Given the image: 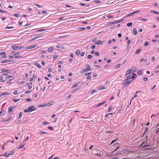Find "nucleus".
<instances>
[{"label": "nucleus", "instance_id": "f257e3e1", "mask_svg": "<svg viewBox=\"0 0 159 159\" xmlns=\"http://www.w3.org/2000/svg\"><path fill=\"white\" fill-rule=\"evenodd\" d=\"M11 48L14 50H18L23 48V47H19L17 46L16 45H13L11 46Z\"/></svg>", "mask_w": 159, "mask_h": 159}, {"label": "nucleus", "instance_id": "f03ea898", "mask_svg": "<svg viewBox=\"0 0 159 159\" xmlns=\"http://www.w3.org/2000/svg\"><path fill=\"white\" fill-rule=\"evenodd\" d=\"M28 112H30L31 111L35 110L36 109L35 107L34 106H31L29 107L28 108Z\"/></svg>", "mask_w": 159, "mask_h": 159}, {"label": "nucleus", "instance_id": "7ed1b4c3", "mask_svg": "<svg viewBox=\"0 0 159 159\" xmlns=\"http://www.w3.org/2000/svg\"><path fill=\"white\" fill-rule=\"evenodd\" d=\"M104 42L101 40H97L95 42V44L98 45H101Z\"/></svg>", "mask_w": 159, "mask_h": 159}, {"label": "nucleus", "instance_id": "20e7f679", "mask_svg": "<svg viewBox=\"0 0 159 159\" xmlns=\"http://www.w3.org/2000/svg\"><path fill=\"white\" fill-rule=\"evenodd\" d=\"M56 47L57 48H59V50H63L65 49L64 47L60 45H57Z\"/></svg>", "mask_w": 159, "mask_h": 159}, {"label": "nucleus", "instance_id": "39448f33", "mask_svg": "<svg viewBox=\"0 0 159 159\" xmlns=\"http://www.w3.org/2000/svg\"><path fill=\"white\" fill-rule=\"evenodd\" d=\"M37 46V45H34V46L31 45L29 46H28L26 48V49H32Z\"/></svg>", "mask_w": 159, "mask_h": 159}, {"label": "nucleus", "instance_id": "423d86ee", "mask_svg": "<svg viewBox=\"0 0 159 159\" xmlns=\"http://www.w3.org/2000/svg\"><path fill=\"white\" fill-rule=\"evenodd\" d=\"M131 82L130 80L127 81L123 83V84L125 86H126L129 84Z\"/></svg>", "mask_w": 159, "mask_h": 159}, {"label": "nucleus", "instance_id": "0eeeda50", "mask_svg": "<svg viewBox=\"0 0 159 159\" xmlns=\"http://www.w3.org/2000/svg\"><path fill=\"white\" fill-rule=\"evenodd\" d=\"M80 82H76L75 84L74 85H73L72 87V88H74L76 87L77 86L79 85L80 84Z\"/></svg>", "mask_w": 159, "mask_h": 159}, {"label": "nucleus", "instance_id": "6e6552de", "mask_svg": "<svg viewBox=\"0 0 159 159\" xmlns=\"http://www.w3.org/2000/svg\"><path fill=\"white\" fill-rule=\"evenodd\" d=\"M8 112L11 113L13 112V107L12 106L9 107L8 108Z\"/></svg>", "mask_w": 159, "mask_h": 159}, {"label": "nucleus", "instance_id": "1a4fd4ad", "mask_svg": "<svg viewBox=\"0 0 159 159\" xmlns=\"http://www.w3.org/2000/svg\"><path fill=\"white\" fill-rule=\"evenodd\" d=\"M129 152V151L127 149H124L122 150V152L123 154H127Z\"/></svg>", "mask_w": 159, "mask_h": 159}, {"label": "nucleus", "instance_id": "9d476101", "mask_svg": "<svg viewBox=\"0 0 159 159\" xmlns=\"http://www.w3.org/2000/svg\"><path fill=\"white\" fill-rule=\"evenodd\" d=\"M5 112L4 110H2L0 112V116H3L5 115Z\"/></svg>", "mask_w": 159, "mask_h": 159}, {"label": "nucleus", "instance_id": "9b49d317", "mask_svg": "<svg viewBox=\"0 0 159 159\" xmlns=\"http://www.w3.org/2000/svg\"><path fill=\"white\" fill-rule=\"evenodd\" d=\"M86 70L89 71L91 70V68L90 67V66L89 64H87L86 65Z\"/></svg>", "mask_w": 159, "mask_h": 159}, {"label": "nucleus", "instance_id": "f8f14e48", "mask_svg": "<svg viewBox=\"0 0 159 159\" xmlns=\"http://www.w3.org/2000/svg\"><path fill=\"white\" fill-rule=\"evenodd\" d=\"M106 102V101H104V102H102L100 103H98V105H96V107H98L100 106H101L103 105Z\"/></svg>", "mask_w": 159, "mask_h": 159}, {"label": "nucleus", "instance_id": "ddd939ff", "mask_svg": "<svg viewBox=\"0 0 159 159\" xmlns=\"http://www.w3.org/2000/svg\"><path fill=\"white\" fill-rule=\"evenodd\" d=\"M42 36H37L35 37H34L33 39H31L30 40V41H31L32 40H34L35 39H38L39 38H40L42 37Z\"/></svg>", "mask_w": 159, "mask_h": 159}, {"label": "nucleus", "instance_id": "4468645a", "mask_svg": "<svg viewBox=\"0 0 159 159\" xmlns=\"http://www.w3.org/2000/svg\"><path fill=\"white\" fill-rule=\"evenodd\" d=\"M139 12V11H135L133 12L132 13H129V14H128L127 15V16H130L131 15H133L134 14H135V13H137Z\"/></svg>", "mask_w": 159, "mask_h": 159}, {"label": "nucleus", "instance_id": "2eb2a0df", "mask_svg": "<svg viewBox=\"0 0 159 159\" xmlns=\"http://www.w3.org/2000/svg\"><path fill=\"white\" fill-rule=\"evenodd\" d=\"M34 65L38 67L39 68H41V66L38 63H34Z\"/></svg>", "mask_w": 159, "mask_h": 159}, {"label": "nucleus", "instance_id": "dca6fc26", "mask_svg": "<svg viewBox=\"0 0 159 159\" xmlns=\"http://www.w3.org/2000/svg\"><path fill=\"white\" fill-rule=\"evenodd\" d=\"M107 88L106 87H102V86H100L98 88V89L99 90H101L102 89H106Z\"/></svg>", "mask_w": 159, "mask_h": 159}, {"label": "nucleus", "instance_id": "f3484780", "mask_svg": "<svg viewBox=\"0 0 159 159\" xmlns=\"http://www.w3.org/2000/svg\"><path fill=\"white\" fill-rule=\"evenodd\" d=\"M132 70L133 72H135L137 71V69L135 66H132Z\"/></svg>", "mask_w": 159, "mask_h": 159}, {"label": "nucleus", "instance_id": "a211bd4d", "mask_svg": "<svg viewBox=\"0 0 159 159\" xmlns=\"http://www.w3.org/2000/svg\"><path fill=\"white\" fill-rule=\"evenodd\" d=\"M151 12H152L153 13L155 14H159V12L157 11H156L154 10H151Z\"/></svg>", "mask_w": 159, "mask_h": 159}, {"label": "nucleus", "instance_id": "6ab92c4d", "mask_svg": "<svg viewBox=\"0 0 159 159\" xmlns=\"http://www.w3.org/2000/svg\"><path fill=\"white\" fill-rule=\"evenodd\" d=\"M80 53V51L79 49L75 51V54L78 55H79Z\"/></svg>", "mask_w": 159, "mask_h": 159}, {"label": "nucleus", "instance_id": "aec40b11", "mask_svg": "<svg viewBox=\"0 0 159 159\" xmlns=\"http://www.w3.org/2000/svg\"><path fill=\"white\" fill-rule=\"evenodd\" d=\"M141 52V49L140 48L138 49L135 52L136 54L139 53Z\"/></svg>", "mask_w": 159, "mask_h": 159}, {"label": "nucleus", "instance_id": "412c9836", "mask_svg": "<svg viewBox=\"0 0 159 159\" xmlns=\"http://www.w3.org/2000/svg\"><path fill=\"white\" fill-rule=\"evenodd\" d=\"M131 72V70L130 69L128 70L126 72V75L130 74Z\"/></svg>", "mask_w": 159, "mask_h": 159}, {"label": "nucleus", "instance_id": "4be33fe9", "mask_svg": "<svg viewBox=\"0 0 159 159\" xmlns=\"http://www.w3.org/2000/svg\"><path fill=\"white\" fill-rule=\"evenodd\" d=\"M10 155V154H9L7 152H5L3 154V156H5L6 157H8Z\"/></svg>", "mask_w": 159, "mask_h": 159}, {"label": "nucleus", "instance_id": "5701e85b", "mask_svg": "<svg viewBox=\"0 0 159 159\" xmlns=\"http://www.w3.org/2000/svg\"><path fill=\"white\" fill-rule=\"evenodd\" d=\"M53 48L52 47H50L48 49V51L50 52L53 51Z\"/></svg>", "mask_w": 159, "mask_h": 159}, {"label": "nucleus", "instance_id": "b1692460", "mask_svg": "<svg viewBox=\"0 0 159 159\" xmlns=\"http://www.w3.org/2000/svg\"><path fill=\"white\" fill-rule=\"evenodd\" d=\"M121 64H118V65H116L115 67V68L116 69H118L120 67V66H121Z\"/></svg>", "mask_w": 159, "mask_h": 159}, {"label": "nucleus", "instance_id": "393cba45", "mask_svg": "<svg viewBox=\"0 0 159 159\" xmlns=\"http://www.w3.org/2000/svg\"><path fill=\"white\" fill-rule=\"evenodd\" d=\"M133 33L134 35H136L137 34V32L135 28L133 29Z\"/></svg>", "mask_w": 159, "mask_h": 159}, {"label": "nucleus", "instance_id": "a878e982", "mask_svg": "<svg viewBox=\"0 0 159 159\" xmlns=\"http://www.w3.org/2000/svg\"><path fill=\"white\" fill-rule=\"evenodd\" d=\"M8 153L10 154V155H13L14 154V152L13 150H12L9 152Z\"/></svg>", "mask_w": 159, "mask_h": 159}, {"label": "nucleus", "instance_id": "bb28decb", "mask_svg": "<svg viewBox=\"0 0 159 159\" xmlns=\"http://www.w3.org/2000/svg\"><path fill=\"white\" fill-rule=\"evenodd\" d=\"M78 29L79 30H83L86 29L85 27L79 28Z\"/></svg>", "mask_w": 159, "mask_h": 159}, {"label": "nucleus", "instance_id": "cd10ccee", "mask_svg": "<svg viewBox=\"0 0 159 159\" xmlns=\"http://www.w3.org/2000/svg\"><path fill=\"white\" fill-rule=\"evenodd\" d=\"M10 60H5L2 61L1 63H4L8 62L10 61Z\"/></svg>", "mask_w": 159, "mask_h": 159}, {"label": "nucleus", "instance_id": "c85d7f7f", "mask_svg": "<svg viewBox=\"0 0 159 159\" xmlns=\"http://www.w3.org/2000/svg\"><path fill=\"white\" fill-rule=\"evenodd\" d=\"M31 92H32L31 90H28V91H25V93L26 94H29V93H30Z\"/></svg>", "mask_w": 159, "mask_h": 159}, {"label": "nucleus", "instance_id": "c756f323", "mask_svg": "<svg viewBox=\"0 0 159 159\" xmlns=\"http://www.w3.org/2000/svg\"><path fill=\"white\" fill-rule=\"evenodd\" d=\"M42 124L43 125H46L49 124V123L46 122V121H44L42 122Z\"/></svg>", "mask_w": 159, "mask_h": 159}, {"label": "nucleus", "instance_id": "7c9ffc66", "mask_svg": "<svg viewBox=\"0 0 159 159\" xmlns=\"http://www.w3.org/2000/svg\"><path fill=\"white\" fill-rule=\"evenodd\" d=\"M22 112H20L19 114V119L20 118L22 117Z\"/></svg>", "mask_w": 159, "mask_h": 159}, {"label": "nucleus", "instance_id": "2f4dec72", "mask_svg": "<svg viewBox=\"0 0 159 159\" xmlns=\"http://www.w3.org/2000/svg\"><path fill=\"white\" fill-rule=\"evenodd\" d=\"M48 133L44 132V131H41V132H40V133H39V134H47Z\"/></svg>", "mask_w": 159, "mask_h": 159}, {"label": "nucleus", "instance_id": "473e14b6", "mask_svg": "<svg viewBox=\"0 0 159 159\" xmlns=\"http://www.w3.org/2000/svg\"><path fill=\"white\" fill-rule=\"evenodd\" d=\"M137 74L139 75H141L142 74V72L141 70H138L137 71Z\"/></svg>", "mask_w": 159, "mask_h": 159}, {"label": "nucleus", "instance_id": "72a5a7b5", "mask_svg": "<svg viewBox=\"0 0 159 159\" xmlns=\"http://www.w3.org/2000/svg\"><path fill=\"white\" fill-rule=\"evenodd\" d=\"M132 25V22L129 23L127 24V26L128 27H130Z\"/></svg>", "mask_w": 159, "mask_h": 159}, {"label": "nucleus", "instance_id": "f704fd0d", "mask_svg": "<svg viewBox=\"0 0 159 159\" xmlns=\"http://www.w3.org/2000/svg\"><path fill=\"white\" fill-rule=\"evenodd\" d=\"M136 76V74L134 73L132 74V75L131 76V78L132 79H134L135 78V76Z\"/></svg>", "mask_w": 159, "mask_h": 159}, {"label": "nucleus", "instance_id": "c9c22d12", "mask_svg": "<svg viewBox=\"0 0 159 159\" xmlns=\"http://www.w3.org/2000/svg\"><path fill=\"white\" fill-rule=\"evenodd\" d=\"M13 77V76H11V75H10V76H7V77H6V79H9V78H11L12 77Z\"/></svg>", "mask_w": 159, "mask_h": 159}, {"label": "nucleus", "instance_id": "e433bc0d", "mask_svg": "<svg viewBox=\"0 0 159 159\" xmlns=\"http://www.w3.org/2000/svg\"><path fill=\"white\" fill-rule=\"evenodd\" d=\"M91 94H93V93L97 92V90H93L91 91Z\"/></svg>", "mask_w": 159, "mask_h": 159}, {"label": "nucleus", "instance_id": "4c0bfd02", "mask_svg": "<svg viewBox=\"0 0 159 159\" xmlns=\"http://www.w3.org/2000/svg\"><path fill=\"white\" fill-rule=\"evenodd\" d=\"M141 92V91H137V92H136V93L135 94V96H134V97H133V98H132V99H133L134 98H136V97H137V93H138L140 92Z\"/></svg>", "mask_w": 159, "mask_h": 159}, {"label": "nucleus", "instance_id": "58836bf2", "mask_svg": "<svg viewBox=\"0 0 159 159\" xmlns=\"http://www.w3.org/2000/svg\"><path fill=\"white\" fill-rule=\"evenodd\" d=\"M45 30V29H40V30H37V32H39L44 31Z\"/></svg>", "mask_w": 159, "mask_h": 159}, {"label": "nucleus", "instance_id": "ea45409f", "mask_svg": "<svg viewBox=\"0 0 159 159\" xmlns=\"http://www.w3.org/2000/svg\"><path fill=\"white\" fill-rule=\"evenodd\" d=\"M92 57V55H89L87 57V58L88 59H90Z\"/></svg>", "mask_w": 159, "mask_h": 159}, {"label": "nucleus", "instance_id": "a19ab883", "mask_svg": "<svg viewBox=\"0 0 159 159\" xmlns=\"http://www.w3.org/2000/svg\"><path fill=\"white\" fill-rule=\"evenodd\" d=\"M149 45V43L148 42H146L144 44V45L145 46H147Z\"/></svg>", "mask_w": 159, "mask_h": 159}, {"label": "nucleus", "instance_id": "79ce46f5", "mask_svg": "<svg viewBox=\"0 0 159 159\" xmlns=\"http://www.w3.org/2000/svg\"><path fill=\"white\" fill-rule=\"evenodd\" d=\"M14 27H12V26L10 27V26H7L5 27V29H12Z\"/></svg>", "mask_w": 159, "mask_h": 159}, {"label": "nucleus", "instance_id": "37998d69", "mask_svg": "<svg viewBox=\"0 0 159 159\" xmlns=\"http://www.w3.org/2000/svg\"><path fill=\"white\" fill-rule=\"evenodd\" d=\"M6 54L5 52H0V54L1 55H4Z\"/></svg>", "mask_w": 159, "mask_h": 159}, {"label": "nucleus", "instance_id": "c03bdc74", "mask_svg": "<svg viewBox=\"0 0 159 159\" xmlns=\"http://www.w3.org/2000/svg\"><path fill=\"white\" fill-rule=\"evenodd\" d=\"M85 54L84 52H83L81 53L80 56L82 57H83Z\"/></svg>", "mask_w": 159, "mask_h": 159}, {"label": "nucleus", "instance_id": "a18cd8bd", "mask_svg": "<svg viewBox=\"0 0 159 159\" xmlns=\"http://www.w3.org/2000/svg\"><path fill=\"white\" fill-rule=\"evenodd\" d=\"M116 21H115L112 22H110V25H112V24H116Z\"/></svg>", "mask_w": 159, "mask_h": 159}, {"label": "nucleus", "instance_id": "49530a36", "mask_svg": "<svg viewBox=\"0 0 159 159\" xmlns=\"http://www.w3.org/2000/svg\"><path fill=\"white\" fill-rule=\"evenodd\" d=\"M155 57L154 56H153L151 58V61H153L155 60Z\"/></svg>", "mask_w": 159, "mask_h": 159}, {"label": "nucleus", "instance_id": "de8ad7c7", "mask_svg": "<svg viewBox=\"0 0 159 159\" xmlns=\"http://www.w3.org/2000/svg\"><path fill=\"white\" fill-rule=\"evenodd\" d=\"M19 100H20V99H14V100H13V101L14 102H16L18 101Z\"/></svg>", "mask_w": 159, "mask_h": 159}, {"label": "nucleus", "instance_id": "09e8293b", "mask_svg": "<svg viewBox=\"0 0 159 159\" xmlns=\"http://www.w3.org/2000/svg\"><path fill=\"white\" fill-rule=\"evenodd\" d=\"M92 74V72H90L88 73H86L85 74V76L87 75H90Z\"/></svg>", "mask_w": 159, "mask_h": 159}, {"label": "nucleus", "instance_id": "8fccbe9b", "mask_svg": "<svg viewBox=\"0 0 159 159\" xmlns=\"http://www.w3.org/2000/svg\"><path fill=\"white\" fill-rule=\"evenodd\" d=\"M13 94L15 95H16L18 94V92L17 91H15L13 92Z\"/></svg>", "mask_w": 159, "mask_h": 159}, {"label": "nucleus", "instance_id": "3c124183", "mask_svg": "<svg viewBox=\"0 0 159 159\" xmlns=\"http://www.w3.org/2000/svg\"><path fill=\"white\" fill-rule=\"evenodd\" d=\"M94 2L95 3H100L101 2L99 1L95 0L94 1Z\"/></svg>", "mask_w": 159, "mask_h": 159}, {"label": "nucleus", "instance_id": "603ef678", "mask_svg": "<svg viewBox=\"0 0 159 159\" xmlns=\"http://www.w3.org/2000/svg\"><path fill=\"white\" fill-rule=\"evenodd\" d=\"M48 128L50 129L51 130H53V128L52 127L49 126L48 127Z\"/></svg>", "mask_w": 159, "mask_h": 159}, {"label": "nucleus", "instance_id": "864d4df0", "mask_svg": "<svg viewBox=\"0 0 159 159\" xmlns=\"http://www.w3.org/2000/svg\"><path fill=\"white\" fill-rule=\"evenodd\" d=\"M91 77L90 76H88L87 77V79L88 80L91 79Z\"/></svg>", "mask_w": 159, "mask_h": 159}, {"label": "nucleus", "instance_id": "5fc2aeb1", "mask_svg": "<svg viewBox=\"0 0 159 159\" xmlns=\"http://www.w3.org/2000/svg\"><path fill=\"white\" fill-rule=\"evenodd\" d=\"M148 79V78H146V77H145L143 78V80L144 81H147V80Z\"/></svg>", "mask_w": 159, "mask_h": 159}, {"label": "nucleus", "instance_id": "6e6d98bb", "mask_svg": "<svg viewBox=\"0 0 159 159\" xmlns=\"http://www.w3.org/2000/svg\"><path fill=\"white\" fill-rule=\"evenodd\" d=\"M2 75H8V73H3Z\"/></svg>", "mask_w": 159, "mask_h": 159}, {"label": "nucleus", "instance_id": "4d7b16f0", "mask_svg": "<svg viewBox=\"0 0 159 159\" xmlns=\"http://www.w3.org/2000/svg\"><path fill=\"white\" fill-rule=\"evenodd\" d=\"M35 6H37L39 7H42V6L41 5L37 4H34Z\"/></svg>", "mask_w": 159, "mask_h": 159}, {"label": "nucleus", "instance_id": "13d9d810", "mask_svg": "<svg viewBox=\"0 0 159 159\" xmlns=\"http://www.w3.org/2000/svg\"><path fill=\"white\" fill-rule=\"evenodd\" d=\"M96 47V46L95 45H93L91 46V48L92 49H94Z\"/></svg>", "mask_w": 159, "mask_h": 159}, {"label": "nucleus", "instance_id": "bf43d9fd", "mask_svg": "<svg viewBox=\"0 0 159 159\" xmlns=\"http://www.w3.org/2000/svg\"><path fill=\"white\" fill-rule=\"evenodd\" d=\"M79 89H75L72 91V93H74L76 91H78Z\"/></svg>", "mask_w": 159, "mask_h": 159}, {"label": "nucleus", "instance_id": "052dcab7", "mask_svg": "<svg viewBox=\"0 0 159 159\" xmlns=\"http://www.w3.org/2000/svg\"><path fill=\"white\" fill-rule=\"evenodd\" d=\"M24 146V144H21L20 147H19L18 148H22Z\"/></svg>", "mask_w": 159, "mask_h": 159}, {"label": "nucleus", "instance_id": "680f3d73", "mask_svg": "<svg viewBox=\"0 0 159 159\" xmlns=\"http://www.w3.org/2000/svg\"><path fill=\"white\" fill-rule=\"evenodd\" d=\"M95 54L97 56H98L99 55V53L98 52H96L95 53Z\"/></svg>", "mask_w": 159, "mask_h": 159}, {"label": "nucleus", "instance_id": "e2e57ef3", "mask_svg": "<svg viewBox=\"0 0 159 159\" xmlns=\"http://www.w3.org/2000/svg\"><path fill=\"white\" fill-rule=\"evenodd\" d=\"M26 100L27 101L30 102V101H31V99L30 98H29L26 99Z\"/></svg>", "mask_w": 159, "mask_h": 159}, {"label": "nucleus", "instance_id": "0e129e2a", "mask_svg": "<svg viewBox=\"0 0 159 159\" xmlns=\"http://www.w3.org/2000/svg\"><path fill=\"white\" fill-rule=\"evenodd\" d=\"M58 57V56H53V59H56Z\"/></svg>", "mask_w": 159, "mask_h": 159}, {"label": "nucleus", "instance_id": "69168bd1", "mask_svg": "<svg viewBox=\"0 0 159 159\" xmlns=\"http://www.w3.org/2000/svg\"><path fill=\"white\" fill-rule=\"evenodd\" d=\"M97 39V38H94L92 40V42H94V41H95Z\"/></svg>", "mask_w": 159, "mask_h": 159}, {"label": "nucleus", "instance_id": "338daca9", "mask_svg": "<svg viewBox=\"0 0 159 159\" xmlns=\"http://www.w3.org/2000/svg\"><path fill=\"white\" fill-rule=\"evenodd\" d=\"M71 96L72 95L71 94L69 95L68 96V99L70 98L71 97Z\"/></svg>", "mask_w": 159, "mask_h": 159}, {"label": "nucleus", "instance_id": "774afa93", "mask_svg": "<svg viewBox=\"0 0 159 159\" xmlns=\"http://www.w3.org/2000/svg\"><path fill=\"white\" fill-rule=\"evenodd\" d=\"M14 15L16 17H18L19 16V15L17 14H14Z\"/></svg>", "mask_w": 159, "mask_h": 159}]
</instances>
